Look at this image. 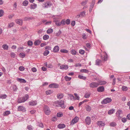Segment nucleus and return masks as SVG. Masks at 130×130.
<instances>
[{"label":"nucleus","mask_w":130,"mask_h":130,"mask_svg":"<svg viewBox=\"0 0 130 130\" xmlns=\"http://www.w3.org/2000/svg\"><path fill=\"white\" fill-rule=\"evenodd\" d=\"M44 112L46 115H48L50 113L51 111L48 107L46 105L44 106Z\"/></svg>","instance_id":"nucleus-1"},{"label":"nucleus","mask_w":130,"mask_h":130,"mask_svg":"<svg viewBox=\"0 0 130 130\" xmlns=\"http://www.w3.org/2000/svg\"><path fill=\"white\" fill-rule=\"evenodd\" d=\"M112 99L109 98H107L103 100L101 102V103L102 104H106L111 102Z\"/></svg>","instance_id":"nucleus-2"},{"label":"nucleus","mask_w":130,"mask_h":130,"mask_svg":"<svg viewBox=\"0 0 130 130\" xmlns=\"http://www.w3.org/2000/svg\"><path fill=\"white\" fill-rule=\"evenodd\" d=\"M122 112L121 110L120 109L118 110L117 111L116 115L118 118L119 119H120L122 117Z\"/></svg>","instance_id":"nucleus-3"},{"label":"nucleus","mask_w":130,"mask_h":130,"mask_svg":"<svg viewBox=\"0 0 130 130\" xmlns=\"http://www.w3.org/2000/svg\"><path fill=\"white\" fill-rule=\"evenodd\" d=\"M64 100H59L56 101L55 103L58 104L61 107L63 105H64Z\"/></svg>","instance_id":"nucleus-4"},{"label":"nucleus","mask_w":130,"mask_h":130,"mask_svg":"<svg viewBox=\"0 0 130 130\" xmlns=\"http://www.w3.org/2000/svg\"><path fill=\"white\" fill-rule=\"evenodd\" d=\"M78 120V118L77 117H75L72 120L70 124L73 125L75 123H77Z\"/></svg>","instance_id":"nucleus-5"},{"label":"nucleus","mask_w":130,"mask_h":130,"mask_svg":"<svg viewBox=\"0 0 130 130\" xmlns=\"http://www.w3.org/2000/svg\"><path fill=\"white\" fill-rule=\"evenodd\" d=\"M89 85L90 87L92 88H96L98 86L97 82H93L91 83Z\"/></svg>","instance_id":"nucleus-6"},{"label":"nucleus","mask_w":130,"mask_h":130,"mask_svg":"<svg viewBox=\"0 0 130 130\" xmlns=\"http://www.w3.org/2000/svg\"><path fill=\"white\" fill-rule=\"evenodd\" d=\"M97 125L100 127H102L104 126L105 124L104 122L102 121H99L97 122Z\"/></svg>","instance_id":"nucleus-7"},{"label":"nucleus","mask_w":130,"mask_h":130,"mask_svg":"<svg viewBox=\"0 0 130 130\" xmlns=\"http://www.w3.org/2000/svg\"><path fill=\"white\" fill-rule=\"evenodd\" d=\"M51 5V4L49 2H45L44 3L43 7L45 8H48L50 7Z\"/></svg>","instance_id":"nucleus-8"},{"label":"nucleus","mask_w":130,"mask_h":130,"mask_svg":"<svg viewBox=\"0 0 130 130\" xmlns=\"http://www.w3.org/2000/svg\"><path fill=\"white\" fill-rule=\"evenodd\" d=\"M91 120L90 117H87L85 119V122L86 124L89 125L91 122Z\"/></svg>","instance_id":"nucleus-9"},{"label":"nucleus","mask_w":130,"mask_h":130,"mask_svg":"<svg viewBox=\"0 0 130 130\" xmlns=\"http://www.w3.org/2000/svg\"><path fill=\"white\" fill-rule=\"evenodd\" d=\"M26 101L25 98L24 97H23L20 98L18 99L17 102L19 103H20L24 102Z\"/></svg>","instance_id":"nucleus-10"},{"label":"nucleus","mask_w":130,"mask_h":130,"mask_svg":"<svg viewBox=\"0 0 130 130\" xmlns=\"http://www.w3.org/2000/svg\"><path fill=\"white\" fill-rule=\"evenodd\" d=\"M97 91L99 92H102L104 90V87L103 86H100L97 88Z\"/></svg>","instance_id":"nucleus-11"},{"label":"nucleus","mask_w":130,"mask_h":130,"mask_svg":"<svg viewBox=\"0 0 130 130\" xmlns=\"http://www.w3.org/2000/svg\"><path fill=\"white\" fill-rule=\"evenodd\" d=\"M18 110L19 111H22L24 112L26 111V110L24 107L21 106H19L18 107Z\"/></svg>","instance_id":"nucleus-12"},{"label":"nucleus","mask_w":130,"mask_h":130,"mask_svg":"<svg viewBox=\"0 0 130 130\" xmlns=\"http://www.w3.org/2000/svg\"><path fill=\"white\" fill-rule=\"evenodd\" d=\"M49 87L51 88H57L58 87V85L56 84H50Z\"/></svg>","instance_id":"nucleus-13"},{"label":"nucleus","mask_w":130,"mask_h":130,"mask_svg":"<svg viewBox=\"0 0 130 130\" xmlns=\"http://www.w3.org/2000/svg\"><path fill=\"white\" fill-rule=\"evenodd\" d=\"M60 69L67 70L68 68V66L67 65H63L61 66L60 67Z\"/></svg>","instance_id":"nucleus-14"},{"label":"nucleus","mask_w":130,"mask_h":130,"mask_svg":"<svg viewBox=\"0 0 130 130\" xmlns=\"http://www.w3.org/2000/svg\"><path fill=\"white\" fill-rule=\"evenodd\" d=\"M96 64L98 66H101L102 65V62L100 60L97 59L96 60Z\"/></svg>","instance_id":"nucleus-15"},{"label":"nucleus","mask_w":130,"mask_h":130,"mask_svg":"<svg viewBox=\"0 0 130 130\" xmlns=\"http://www.w3.org/2000/svg\"><path fill=\"white\" fill-rule=\"evenodd\" d=\"M95 4V1L94 0H93L92 1V4L90 5V8L89 9V11L91 12L92 10V9L93 7L94 6Z\"/></svg>","instance_id":"nucleus-16"},{"label":"nucleus","mask_w":130,"mask_h":130,"mask_svg":"<svg viewBox=\"0 0 130 130\" xmlns=\"http://www.w3.org/2000/svg\"><path fill=\"white\" fill-rule=\"evenodd\" d=\"M104 54L105 55L104 56V57H103L102 56H101V57L102 59H103L105 61H106L107 60V54L105 52H104Z\"/></svg>","instance_id":"nucleus-17"},{"label":"nucleus","mask_w":130,"mask_h":130,"mask_svg":"<svg viewBox=\"0 0 130 130\" xmlns=\"http://www.w3.org/2000/svg\"><path fill=\"white\" fill-rule=\"evenodd\" d=\"M15 22L17 24H18L20 25H22L23 23L22 20L20 19H17L15 20Z\"/></svg>","instance_id":"nucleus-18"},{"label":"nucleus","mask_w":130,"mask_h":130,"mask_svg":"<svg viewBox=\"0 0 130 130\" xmlns=\"http://www.w3.org/2000/svg\"><path fill=\"white\" fill-rule=\"evenodd\" d=\"M65 125L63 124H59L57 125L58 128L60 129L64 128H65Z\"/></svg>","instance_id":"nucleus-19"},{"label":"nucleus","mask_w":130,"mask_h":130,"mask_svg":"<svg viewBox=\"0 0 130 130\" xmlns=\"http://www.w3.org/2000/svg\"><path fill=\"white\" fill-rule=\"evenodd\" d=\"M37 104V101H31L29 103V104L30 105L33 106L36 105Z\"/></svg>","instance_id":"nucleus-20"},{"label":"nucleus","mask_w":130,"mask_h":130,"mask_svg":"<svg viewBox=\"0 0 130 130\" xmlns=\"http://www.w3.org/2000/svg\"><path fill=\"white\" fill-rule=\"evenodd\" d=\"M59 50V47L58 46H55L53 48V51L54 52H57Z\"/></svg>","instance_id":"nucleus-21"},{"label":"nucleus","mask_w":130,"mask_h":130,"mask_svg":"<svg viewBox=\"0 0 130 130\" xmlns=\"http://www.w3.org/2000/svg\"><path fill=\"white\" fill-rule=\"evenodd\" d=\"M98 86L99 85H104L106 83V82L105 81H100L97 82Z\"/></svg>","instance_id":"nucleus-22"},{"label":"nucleus","mask_w":130,"mask_h":130,"mask_svg":"<svg viewBox=\"0 0 130 130\" xmlns=\"http://www.w3.org/2000/svg\"><path fill=\"white\" fill-rule=\"evenodd\" d=\"M41 41L39 40H37L35 41L34 44L35 45H38L40 44Z\"/></svg>","instance_id":"nucleus-23"},{"label":"nucleus","mask_w":130,"mask_h":130,"mask_svg":"<svg viewBox=\"0 0 130 130\" xmlns=\"http://www.w3.org/2000/svg\"><path fill=\"white\" fill-rule=\"evenodd\" d=\"M2 47L5 50H8L9 47L6 44H3L2 46Z\"/></svg>","instance_id":"nucleus-24"},{"label":"nucleus","mask_w":130,"mask_h":130,"mask_svg":"<svg viewBox=\"0 0 130 130\" xmlns=\"http://www.w3.org/2000/svg\"><path fill=\"white\" fill-rule=\"evenodd\" d=\"M63 96L64 95L62 93H60L57 94V97L58 99H61L63 97Z\"/></svg>","instance_id":"nucleus-25"},{"label":"nucleus","mask_w":130,"mask_h":130,"mask_svg":"<svg viewBox=\"0 0 130 130\" xmlns=\"http://www.w3.org/2000/svg\"><path fill=\"white\" fill-rule=\"evenodd\" d=\"M18 81L20 82L21 83H25L26 82V81L24 79L22 78H18L17 79Z\"/></svg>","instance_id":"nucleus-26"},{"label":"nucleus","mask_w":130,"mask_h":130,"mask_svg":"<svg viewBox=\"0 0 130 130\" xmlns=\"http://www.w3.org/2000/svg\"><path fill=\"white\" fill-rule=\"evenodd\" d=\"M10 113L9 111H6L3 113V115L4 116H7L10 114Z\"/></svg>","instance_id":"nucleus-27"},{"label":"nucleus","mask_w":130,"mask_h":130,"mask_svg":"<svg viewBox=\"0 0 130 130\" xmlns=\"http://www.w3.org/2000/svg\"><path fill=\"white\" fill-rule=\"evenodd\" d=\"M32 18L31 17H25L24 18V20L25 21H29L32 20Z\"/></svg>","instance_id":"nucleus-28"},{"label":"nucleus","mask_w":130,"mask_h":130,"mask_svg":"<svg viewBox=\"0 0 130 130\" xmlns=\"http://www.w3.org/2000/svg\"><path fill=\"white\" fill-rule=\"evenodd\" d=\"M30 6L31 9H34L36 8L37 5L35 3H33Z\"/></svg>","instance_id":"nucleus-29"},{"label":"nucleus","mask_w":130,"mask_h":130,"mask_svg":"<svg viewBox=\"0 0 130 130\" xmlns=\"http://www.w3.org/2000/svg\"><path fill=\"white\" fill-rule=\"evenodd\" d=\"M115 110L114 109H112L109 110L108 112V114L109 115H111L113 113Z\"/></svg>","instance_id":"nucleus-30"},{"label":"nucleus","mask_w":130,"mask_h":130,"mask_svg":"<svg viewBox=\"0 0 130 130\" xmlns=\"http://www.w3.org/2000/svg\"><path fill=\"white\" fill-rule=\"evenodd\" d=\"M86 110L88 111H91V107L89 105H87L86 107Z\"/></svg>","instance_id":"nucleus-31"},{"label":"nucleus","mask_w":130,"mask_h":130,"mask_svg":"<svg viewBox=\"0 0 130 130\" xmlns=\"http://www.w3.org/2000/svg\"><path fill=\"white\" fill-rule=\"evenodd\" d=\"M78 77L80 79H83L84 80H85L86 79V77H85L80 75H79Z\"/></svg>","instance_id":"nucleus-32"},{"label":"nucleus","mask_w":130,"mask_h":130,"mask_svg":"<svg viewBox=\"0 0 130 130\" xmlns=\"http://www.w3.org/2000/svg\"><path fill=\"white\" fill-rule=\"evenodd\" d=\"M88 1V0H85L83 1L81 3V5L82 6H84L86 5Z\"/></svg>","instance_id":"nucleus-33"},{"label":"nucleus","mask_w":130,"mask_h":130,"mask_svg":"<svg viewBox=\"0 0 130 130\" xmlns=\"http://www.w3.org/2000/svg\"><path fill=\"white\" fill-rule=\"evenodd\" d=\"M7 97L6 94H2L0 95V99H5Z\"/></svg>","instance_id":"nucleus-34"},{"label":"nucleus","mask_w":130,"mask_h":130,"mask_svg":"<svg viewBox=\"0 0 130 130\" xmlns=\"http://www.w3.org/2000/svg\"><path fill=\"white\" fill-rule=\"evenodd\" d=\"M80 72L82 73H88L89 71L86 69H83L80 70Z\"/></svg>","instance_id":"nucleus-35"},{"label":"nucleus","mask_w":130,"mask_h":130,"mask_svg":"<svg viewBox=\"0 0 130 130\" xmlns=\"http://www.w3.org/2000/svg\"><path fill=\"white\" fill-rule=\"evenodd\" d=\"M49 38V36L47 35H45L43 37V39L44 40L48 39Z\"/></svg>","instance_id":"nucleus-36"},{"label":"nucleus","mask_w":130,"mask_h":130,"mask_svg":"<svg viewBox=\"0 0 130 130\" xmlns=\"http://www.w3.org/2000/svg\"><path fill=\"white\" fill-rule=\"evenodd\" d=\"M53 30L52 29L50 28L48 29L47 31V32L48 34L52 33L53 32Z\"/></svg>","instance_id":"nucleus-37"},{"label":"nucleus","mask_w":130,"mask_h":130,"mask_svg":"<svg viewBox=\"0 0 130 130\" xmlns=\"http://www.w3.org/2000/svg\"><path fill=\"white\" fill-rule=\"evenodd\" d=\"M28 2L27 1L25 0L23 1L22 4L23 6H27L28 5Z\"/></svg>","instance_id":"nucleus-38"},{"label":"nucleus","mask_w":130,"mask_h":130,"mask_svg":"<svg viewBox=\"0 0 130 130\" xmlns=\"http://www.w3.org/2000/svg\"><path fill=\"white\" fill-rule=\"evenodd\" d=\"M60 52L62 53H67L68 52V51L65 49H62L60 50Z\"/></svg>","instance_id":"nucleus-39"},{"label":"nucleus","mask_w":130,"mask_h":130,"mask_svg":"<svg viewBox=\"0 0 130 130\" xmlns=\"http://www.w3.org/2000/svg\"><path fill=\"white\" fill-rule=\"evenodd\" d=\"M33 44V43L31 41L29 40L27 42V44L28 46H31Z\"/></svg>","instance_id":"nucleus-40"},{"label":"nucleus","mask_w":130,"mask_h":130,"mask_svg":"<svg viewBox=\"0 0 130 130\" xmlns=\"http://www.w3.org/2000/svg\"><path fill=\"white\" fill-rule=\"evenodd\" d=\"M71 53L73 55H75L76 54V51L74 50H73L71 51Z\"/></svg>","instance_id":"nucleus-41"},{"label":"nucleus","mask_w":130,"mask_h":130,"mask_svg":"<svg viewBox=\"0 0 130 130\" xmlns=\"http://www.w3.org/2000/svg\"><path fill=\"white\" fill-rule=\"evenodd\" d=\"M65 24V19L62 20L60 22V25L62 24V26H63Z\"/></svg>","instance_id":"nucleus-42"},{"label":"nucleus","mask_w":130,"mask_h":130,"mask_svg":"<svg viewBox=\"0 0 130 130\" xmlns=\"http://www.w3.org/2000/svg\"><path fill=\"white\" fill-rule=\"evenodd\" d=\"M53 93V91L51 90H49L46 92V94L47 95Z\"/></svg>","instance_id":"nucleus-43"},{"label":"nucleus","mask_w":130,"mask_h":130,"mask_svg":"<svg viewBox=\"0 0 130 130\" xmlns=\"http://www.w3.org/2000/svg\"><path fill=\"white\" fill-rule=\"evenodd\" d=\"M65 79L66 81H70L71 79V78L66 76L65 77Z\"/></svg>","instance_id":"nucleus-44"},{"label":"nucleus","mask_w":130,"mask_h":130,"mask_svg":"<svg viewBox=\"0 0 130 130\" xmlns=\"http://www.w3.org/2000/svg\"><path fill=\"white\" fill-rule=\"evenodd\" d=\"M49 53V51L47 50H46L44 53L43 54L44 56H46Z\"/></svg>","instance_id":"nucleus-45"},{"label":"nucleus","mask_w":130,"mask_h":130,"mask_svg":"<svg viewBox=\"0 0 130 130\" xmlns=\"http://www.w3.org/2000/svg\"><path fill=\"white\" fill-rule=\"evenodd\" d=\"M110 126L112 127H114L116 126V123L115 122H112L110 123Z\"/></svg>","instance_id":"nucleus-46"},{"label":"nucleus","mask_w":130,"mask_h":130,"mask_svg":"<svg viewBox=\"0 0 130 130\" xmlns=\"http://www.w3.org/2000/svg\"><path fill=\"white\" fill-rule=\"evenodd\" d=\"M85 52V51L82 50H80L79 51V53L80 54L82 55L84 54Z\"/></svg>","instance_id":"nucleus-47"},{"label":"nucleus","mask_w":130,"mask_h":130,"mask_svg":"<svg viewBox=\"0 0 130 130\" xmlns=\"http://www.w3.org/2000/svg\"><path fill=\"white\" fill-rule=\"evenodd\" d=\"M27 128V129L29 130H32L33 128H32V126L30 125L28 126Z\"/></svg>","instance_id":"nucleus-48"},{"label":"nucleus","mask_w":130,"mask_h":130,"mask_svg":"<svg viewBox=\"0 0 130 130\" xmlns=\"http://www.w3.org/2000/svg\"><path fill=\"white\" fill-rule=\"evenodd\" d=\"M70 20L69 19H67L66 21H65V23L67 25L69 24L70 23Z\"/></svg>","instance_id":"nucleus-49"},{"label":"nucleus","mask_w":130,"mask_h":130,"mask_svg":"<svg viewBox=\"0 0 130 130\" xmlns=\"http://www.w3.org/2000/svg\"><path fill=\"white\" fill-rule=\"evenodd\" d=\"M90 96V94L89 93H87L84 95V97L86 98H88Z\"/></svg>","instance_id":"nucleus-50"},{"label":"nucleus","mask_w":130,"mask_h":130,"mask_svg":"<svg viewBox=\"0 0 130 130\" xmlns=\"http://www.w3.org/2000/svg\"><path fill=\"white\" fill-rule=\"evenodd\" d=\"M19 69L21 71H23L25 69L24 68L23 66H20L19 67Z\"/></svg>","instance_id":"nucleus-51"},{"label":"nucleus","mask_w":130,"mask_h":130,"mask_svg":"<svg viewBox=\"0 0 130 130\" xmlns=\"http://www.w3.org/2000/svg\"><path fill=\"white\" fill-rule=\"evenodd\" d=\"M85 13L86 12L85 11H83L82 12H81L80 14L81 16L84 17L85 16Z\"/></svg>","instance_id":"nucleus-52"},{"label":"nucleus","mask_w":130,"mask_h":130,"mask_svg":"<svg viewBox=\"0 0 130 130\" xmlns=\"http://www.w3.org/2000/svg\"><path fill=\"white\" fill-rule=\"evenodd\" d=\"M20 55V56L22 58L24 57L25 56V54L23 53H21Z\"/></svg>","instance_id":"nucleus-53"},{"label":"nucleus","mask_w":130,"mask_h":130,"mask_svg":"<svg viewBox=\"0 0 130 130\" xmlns=\"http://www.w3.org/2000/svg\"><path fill=\"white\" fill-rule=\"evenodd\" d=\"M4 12L3 10L1 9L0 10V17L2 16L3 15Z\"/></svg>","instance_id":"nucleus-54"},{"label":"nucleus","mask_w":130,"mask_h":130,"mask_svg":"<svg viewBox=\"0 0 130 130\" xmlns=\"http://www.w3.org/2000/svg\"><path fill=\"white\" fill-rule=\"evenodd\" d=\"M62 116V113H58L57 114V116L58 117H60Z\"/></svg>","instance_id":"nucleus-55"},{"label":"nucleus","mask_w":130,"mask_h":130,"mask_svg":"<svg viewBox=\"0 0 130 130\" xmlns=\"http://www.w3.org/2000/svg\"><path fill=\"white\" fill-rule=\"evenodd\" d=\"M55 23V24L57 26H60V22L59 21H57Z\"/></svg>","instance_id":"nucleus-56"},{"label":"nucleus","mask_w":130,"mask_h":130,"mask_svg":"<svg viewBox=\"0 0 130 130\" xmlns=\"http://www.w3.org/2000/svg\"><path fill=\"white\" fill-rule=\"evenodd\" d=\"M61 31L60 30H59L58 32H57L56 34V36H59L61 33Z\"/></svg>","instance_id":"nucleus-57"},{"label":"nucleus","mask_w":130,"mask_h":130,"mask_svg":"<svg viewBox=\"0 0 130 130\" xmlns=\"http://www.w3.org/2000/svg\"><path fill=\"white\" fill-rule=\"evenodd\" d=\"M122 121L123 123L127 121V119L126 118H122Z\"/></svg>","instance_id":"nucleus-58"},{"label":"nucleus","mask_w":130,"mask_h":130,"mask_svg":"<svg viewBox=\"0 0 130 130\" xmlns=\"http://www.w3.org/2000/svg\"><path fill=\"white\" fill-rule=\"evenodd\" d=\"M13 25H14V23H11L10 24H9L8 27V28H10L11 27H12L13 26Z\"/></svg>","instance_id":"nucleus-59"},{"label":"nucleus","mask_w":130,"mask_h":130,"mask_svg":"<svg viewBox=\"0 0 130 130\" xmlns=\"http://www.w3.org/2000/svg\"><path fill=\"white\" fill-rule=\"evenodd\" d=\"M82 37L84 39H86L87 37H86V34L85 33L83 34V35H82Z\"/></svg>","instance_id":"nucleus-60"},{"label":"nucleus","mask_w":130,"mask_h":130,"mask_svg":"<svg viewBox=\"0 0 130 130\" xmlns=\"http://www.w3.org/2000/svg\"><path fill=\"white\" fill-rule=\"evenodd\" d=\"M74 95L76 97V99H77L78 100H79V96H78L77 94L76 93H74Z\"/></svg>","instance_id":"nucleus-61"},{"label":"nucleus","mask_w":130,"mask_h":130,"mask_svg":"<svg viewBox=\"0 0 130 130\" xmlns=\"http://www.w3.org/2000/svg\"><path fill=\"white\" fill-rule=\"evenodd\" d=\"M75 21H73L71 22V25L72 26H74L75 25Z\"/></svg>","instance_id":"nucleus-62"},{"label":"nucleus","mask_w":130,"mask_h":130,"mask_svg":"<svg viewBox=\"0 0 130 130\" xmlns=\"http://www.w3.org/2000/svg\"><path fill=\"white\" fill-rule=\"evenodd\" d=\"M51 47L49 46H46L45 47V49L46 50H51Z\"/></svg>","instance_id":"nucleus-63"},{"label":"nucleus","mask_w":130,"mask_h":130,"mask_svg":"<svg viewBox=\"0 0 130 130\" xmlns=\"http://www.w3.org/2000/svg\"><path fill=\"white\" fill-rule=\"evenodd\" d=\"M31 70L33 72H35L37 71L36 68L35 67L32 68L31 69Z\"/></svg>","instance_id":"nucleus-64"}]
</instances>
